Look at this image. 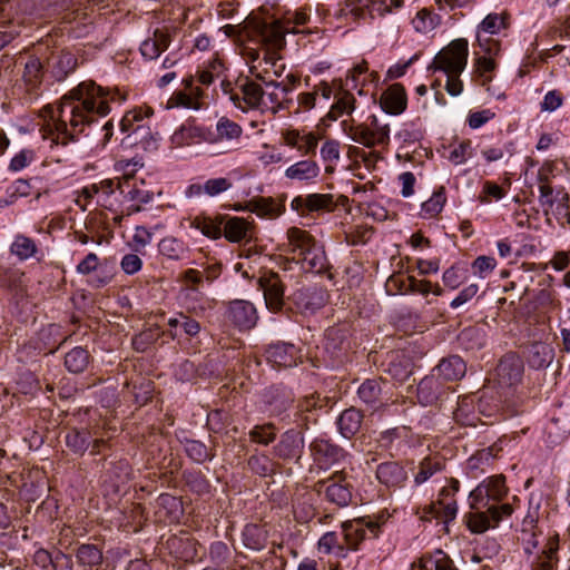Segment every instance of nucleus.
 <instances>
[{
    "mask_svg": "<svg viewBox=\"0 0 570 570\" xmlns=\"http://www.w3.org/2000/svg\"><path fill=\"white\" fill-rule=\"evenodd\" d=\"M277 429L273 423L255 425L248 433L253 443L269 445L276 439Z\"/></svg>",
    "mask_w": 570,
    "mask_h": 570,
    "instance_id": "56",
    "label": "nucleus"
},
{
    "mask_svg": "<svg viewBox=\"0 0 570 570\" xmlns=\"http://www.w3.org/2000/svg\"><path fill=\"white\" fill-rule=\"evenodd\" d=\"M317 494H324L325 499L338 508L347 507L353 499V485L347 480L345 470L335 471L327 479L314 484Z\"/></svg>",
    "mask_w": 570,
    "mask_h": 570,
    "instance_id": "5",
    "label": "nucleus"
},
{
    "mask_svg": "<svg viewBox=\"0 0 570 570\" xmlns=\"http://www.w3.org/2000/svg\"><path fill=\"white\" fill-rule=\"evenodd\" d=\"M292 299L297 308L314 311L324 306L326 292L318 286H303L293 293Z\"/></svg>",
    "mask_w": 570,
    "mask_h": 570,
    "instance_id": "24",
    "label": "nucleus"
},
{
    "mask_svg": "<svg viewBox=\"0 0 570 570\" xmlns=\"http://www.w3.org/2000/svg\"><path fill=\"white\" fill-rule=\"evenodd\" d=\"M341 528L347 551H356L364 540L375 539L381 532V524L371 517L347 520Z\"/></svg>",
    "mask_w": 570,
    "mask_h": 570,
    "instance_id": "8",
    "label": "nucleus"
},
{
    "mask_svg": "<svg viewBox=\"0 0 570 570\" xmlns=\"http://www.w3.org/2000/svg\"><path fill=\"white\" fill-rule=\"evenodd\" d=\"M417 514H420V519L422 521H431L435 519L444 523V530L449 533L448 524L456 518L458 513L451 507L448 508L445 502L438 497L436 501L424 505L421 511H417Z\"/></svg>",
    "mask_w": 570,
    "mask_h": 570,
    "instance_id": "31",
    "label": "nucleus"
},
{
    "mask_svg": "<svg viewBox=\"0 0 570 570\" xmlns=\"http://www.w3.org/2000/svg\"><path fill=\"white\" fill-rule=\"evenodd\" d=\"M514 509L510 503L492 504L484 509H471L464 515L468 529L472 533H484L491 528H495L504 519L513 513Z\"/></svg>",
    "mask_w": 570,
    "mask_h": 570,
    "instance_id": "6",
    "label": "nucleus"
},
{
    "mask_svg": "<svg viewBox=\"0 0 570 570\" xmlns=\"http://www.w3.org/2000/svg\"><path fill=\"white\" fill-rule=\"evenodd\" d=\"M43 65L38 57L30 56L24 63L22 83L30 96H37L43 80Z\"/></svg>",
    "mask_w": 570,
    "mask_h": 570,
    "instance_id": "28",
    "label": "nucleus"
},
{
    "mask_svg": "<svg viewBox=\"0 0 570 570\" xmlns=\"http://www.w3.org/2000/svg\"><path fill=\"white\" fill-rule=\"evenodd\" d=\"M91 360L92 357L86 348L77 346L66 354L65 366L71 373H82Z\"/></svg>",
    "mask_w": 570,
    "mask_h": 570,
    "instance_id": "47",
    "label": "nucleus"
},
{
    "mask_svg": "<svg viewBox=\"0 0 570 570\" xmlns=\"http://www.w3.org/2000/svg\"><path fill=\"white\" fill-rule=\"evenodd\" d=\"M222 237H225L229 243L249 244L256 239L255 223L245 217L224 214V219H222Z\"/></svg>",
    "mask_w": 570,
    "mask_h": 570,
    "instance_id": "13",
    "label": "nucleus"
},
{
    "mask_svg": "<svg viewBox=\"0 0 570 570\" xmlns=\"http://www.w3.org/2000/svg\"><path fill=\"white\" fill-rule=\"evenodd\" d=\"M265 90L261 83L245 78L237 82V90H230V100L242 111L259 110L262 112Z\"/></svg>",
    "mask_w": 570,
    "mask_h": 570,
    "instance_id": "12",
    "label": "nucleus"
},
{
    "mask_svg": "<svg viewBox=\"0 0 570 570\" xmlns=\"http://www.w3.org/2000/svg\"><path fill=\"white\" fill-rule=\"evenodd\" d=\"M132 469L127 459H119L111 463L107 471L109 481L118 489L131 479Z\"/></svg>",
    "mask_w": 570,
    "mask_h": 570,
    "instance_id": "53",
    "label": "nucleus"
},
{
    "mask_svg": "<svg viewBox=\"0 0 570 570\" xmlns=\"http://www.w3.org/2000/svg\"><path fill=\"white\" fill-rule=\"evenodd\" d=\"M389 382L382 377L366 379L357 389V396L362 403L372 409H381L389 402L386 387Z\"/></svg>",
    "mask_w": 570,
    "mask_h": 570,
    "instance_id": "17",
    "label": "nucleus"
},
{
    "mask_svg": "<svg viewBox=\"0 0 570 570\" xmlns=\"http://www.w3.org/2000/svg\"><path fill=\"white\" fill-rule=\"evenodd\" d=\"M473 155L472 142L470 139L460 140L456 144L451 145L449 154V160L453 165H462Z\"/></svg>",
    "mask_w": 570,
    "mask_h": 570,
    "instance_id": "59",
    "label": "nucleus"
},
{
    "mask_svg": "<svg viewBox=\"0 0 570 570\" xmlns=\"http://www.w3.org/2000/svg\"><path fill=\"white\" fill-rule=\"evenodd\" d=\"M76 559L85 569L100 570L104 561L102 549L92 543H82L76 550Z\"/></svg>",
    "mask_w": 570,
    "mask_h": 570,
    "instance_id": "36",
    "label": "nucleus"
},
{
    "mask_svg": "<svg viewBox=\"0 0 570 570\" xmlns=\"http://www.w3.org/2000/svg\"><path fill=\"white\" fill-rule=\"evenodd\" d=\"M187 455L197 463L212 460L214 453L204 443L196 440H187L185 443Z\"/></svg>",
    "mask_w": 570,
    "mask_h": 570,
    "instance_id": "60",
    "label": "nucleus"
},
{
    "mask_svg": "<svg viewBox=\"0 0 570 570\" xmlns=\"http://www.w3.org/2000/svg\"><path fill=\"white\" fill-rule=\"evenodd\" d=\"M448 390L449 386L432 372L420 381L416 396L422 405L428 406L434 404Z\"/></svg>",
    "mask_w": 570,
    "mask_h": 570,
    "instance_id": "22",
    "label": "nucleus"
},
{
    "mask_svg": "<svg viewBox=\"0 0 570 570\" xmlns=\"http://www.w3.org/2000/svg\"><path fill=\"white\" fill-rule=\"evenodd\" d=\"M445 466L446 459L442 454H429L419 462L417 472L414 474L413 481L416 485H421L436 473L444 471Z\"/></svg>",
    "mask_w": 570,
    "mask_h": 570,
    "instance_id": "30",
    "label": "nucleus"
},
{
    "mask_svg": "<svg viewBox=\"0 0 570 570\" xmlns=\"http://www.w3.org/2000/svg\"><path fill=\"white\" fill-rule=\"evenodd\" d=\"M317 549L325 554H335L340 558L347 556V549L344 540L341 541L338 533L334 531L325 532L317 542Z\"/></svg>",
    "mask_w": 570,
    "mask_h": 570,
    "instance_id": "46",
    "label": "nucleus"
},
{
    "mask_svg": "<svg viewBox=\"0 0 570 570\" xmlns=\"http://www.w3.org/2000/svg\"><path fill=\"white\" fill-rule=\"evenodd\" d=\"M528 364L537 370L548 366L553 360V350L549 344L537 342L527 350Z\"/></svg>",
    "mask_w": 570,
    "mask_h": 570,
    "instance_id": "40",
    "label": "nucleus"
},
{
    "mask_svg": "<svg viewBox=\"0 0 570 570\" xmlns=\"http://www.w3.org/2000/svg\"><path fill=\"white\" fill-rule=\"evenodd\" d=\"M268 540V531L264 525L246 524L243 531V542L248 549L259 551L263 550Z\"/></svg>",
    "mask_w": 570,
    "mask_h": 570,
    "instance_id": "43",
    "label": "nucleus"
},
{
    "mask_svg": "<svg viewBox=\"0 0 570 570\" xmlns=\"http://www.w3.org/2000/svg\"><path fill=\"white\" fill-rule=\"evenodd\" d=\"M163 335H165V332L158 325H153L136 334L131 340V345L135 351L142 353L151 347Z\"/></svg>",
    "mask_w": 570,
    "mask_h": 570,
    "instance_id": "48",
    "label": "nucleus"
},
{
    "mask_svg": "<svg viewBox=\"0 0 570 570\" xmlns=\"http://www.w3.org/2000/svg\"><path fill=\"white\" fill-rule=\"evenodd\" d=\"M247 465L253 473L259 476H269L275 471L274 462L264 453L250 455L247 460Z\"/></svg>",
    "mask_w": 570,
    "mask_h": 570,
    "instance_id": "55",
    "label": "nucleus"
},
{
    "mask_svg": "<svg viewBox=\"0 0 570 570\" xmlns=\"http://www.w3.org/2000/svg\"><path fill=\"white\" fill-rule=\"evenodd\" d=\"M345 134L355 142L368 149L381 147L387 149L390 145V127L380 124L375 115L367 117L366 121L354 124L353 120L342 122Z\"/></svg>",
    "mask_w": 570,
    "mask_h": 570,
    "instance_id": "3",
    "label": "nucleus"
},
{
    "mask_svg": "<svg viewBox=\"0 0 570 570\" xmlns=\"http://www.w3.org/2000/svg\"><path fill=\"white\" fill-rule=\"evenodd\" d=\"M498 63L495 58L480 56L474 59L473 80L489 90V86L494 78Z\"/></svg>",
    "mask_w": 570,
    "mask_h": 570,
    "instance_id": "38",
    "label": "nucleus"
},
{
    "mask_svg": "<svg viewBox=\"0 0 570 570\" xmlns=\"http://www.w3.org/2000/svg\"><path fill=\"white\" fill-rule=\"evenodd\" d=\"M65 441L72 453L82 456L90 446L91 435L87 429H71L67 432Z\"/></svg>",
    "mask_w": 570,
    "mask_h": 570,
    "instance_id": "45",
    "label": "nucleus"
},
{
    "mask_svg": "<svg viewBox=\"0 0 570 570\" xmlns=\"http://www.w3.org/2000/svg\"><path fill=\"white\" fill-rule=\"evenodd\" d=\"M552 166L544 164L538 170V189H539V203L543 208L544 215L548 216V208H552L557 200V190H554L551 184Z\"/></svg>",
    "mask_w": 570,
    "mask_h": 570,
    "instance_id": "27",
    "label": "nucleus"
},
{
    "mask_svg": "<svg viewBox=\"0 0 570 570\" xmlns=\"http://www.w3.org/2000/svg\"><path fill=\"white\" fill-rule=\"evenodd\" d=\"M243 135V128L236 121L222 117L216 124V138L213 141L238 140Z\"/></svg>",
    "mask_w": 570,
    "mask_h": 570,
    "instance_id": "50",
    "label": "nucleus"
},
{
    "mask_svg": "<svg viewBox=\"0 0 570 570\" xmlns=\"http://www.w3.org/2000/svg\"><path fill=\"white\" fill-rule=\"evenodd\" d=\"M302 257L309 272L325 274L331 281L334 278V274L331 272L332 266L330 265L325 250L322 247H317L315 245Z\"/></svg>",
    "mask_w": 570,
    "mask_h": 570,
    "instance_id": "37",
    "label": "nucleus"
},
{
    "mask_svg": "<svg viewBox=\"0 0 570 570\" xmlns=\"http://www.w3.org/2000/svg\"><path fill=\"white\" fill-rule=\"evenodd\" d=\"M495 372L499 386L507 390V394L513 395L519 384L522 383L524 364L515 353H507L499 361Z\"/></svg>",
    "mask_w": 570,
    "mask_h": 570,
    "instance_id": "11",
    "label": "nucleus"
},
{
    "mask_svg": "<svg viewBox=\"0 0 570 570\" xmlns=\"http://www.w3.org/2000/svg\"><path fill=\"white\" fill-rule=\"evenodd\" d=\"M288 240V252L297 254L299 257L311 250L315 245L316 240L313 235L299 227H291L286 233Z\"/></svg>",
    "mask_w": 570,
    "mask_h": 570,
    "instance_id": "33",
    "label": "nucleus"
},
{
    "mask_svg": "<svg viewBox=\"0 0 570 570\" xmlns=\"http://www.w3.org/2000/svg\"><path fill=\"white\" fill-rule=\"evenodd\" d=\"M318 164L308 158L294 163L285 170V177L291 180L312 181L320 175Z\"/></svg>",
    "mask_w": 570,
    "mask_h": 570,
    "instance_id": "35",
    "label": "nucleus"
},
{
    "mask_svg": "<svg viewBox=\"0 0 570 570\" xmlns=\"http://www.w3.org/2000/svg\"><path fill=\"white\" fill-rule=\"evenodd\" d=\"M334 98L335 102L326 116L328 119L336 120L341 116L351 115L354 111L356 99L352 92L341 88Z\"/></svg>",
    "mask_w": 570,
    "mask_h": 570,
    "instance_id": "42",
    "label": "nucleus"
},
{
    "mask_svg": "<svg viewBox=\"0 0 570 570\" xmlns=\"http://www.w3.org/2000/svg\"><path fill=\"white\" fill-rule=\"evenodd\" d=\"M158 249L160 255L171 261H179L187 253L185 243L173 236L164 237L158 244Z\"/></svg>",
    "mask_w": 570,
    "mask_h": 570,
    "instance_id": "52",
    "label": "nucleus"
},
{
    "mask_svg": "<svg viewBox=\"0 0 570 570\" xmlns=\"http://www.w3.org/2000/svg\"><path fill=\"white\" fill-rule=\"evenodd\" d=\"M460 490V482L455 478H450L448 484L439 491V498L445 502V505L451 507L458 513V502L455 499Z\"/></svg>",
    "mask_w": 570,
    "mask_h": 570,
    "instance_id": "64",
    "label": "nucleus"
},
{
    "mask_svg": "<svg viewBox=\"0 0 570 570\" xmlns=\"http://www.w3.org/2000/svg\"><path fill=\"white\" fill-rule=\"evenodd\" d=\"M509 493L505 484V476L497 474L484 479L475 489L470 492V509H484L501 502Z\"/></svg>",
    "mask_w": 570,
    "mask_h": 570,
    "instance_id": "7",
    "label": "nucleus"
},
{
    "mask_svg": "<svg viewBox=\"0 0 570 570\" xmlns=\"http://www.w3.org/2000/svg\"><path fill=\"white\" fill-rule=\"evenodd\" d=\"M126 95L118 88H105L94 80L80 82L56 105L43 108L42 137L53 146H68L98 120L109 114L111 101H121Z\"/></svg>",
    "mask_w": 570,
    "mask_h": 570,
    "instance_id": "1",
    "label": "nucleus"
},
{
    "mask_svg": "<svg viewBox=\"0 0 570 570\" xmlns=\"http://www.w3.org/2000/svg\"><path fill=\"white\" fill-rule=\"evenodd\" d=\"M281 136L285 146L296 149L302 156H314L321 138L316 131L296 128L284 129Z\"/></svg>",
    "mask_w": 570,
    "mask_h": 570,
    "instance_id": "16",
    "label": "nucleus"
},
{
    "mask_svg": "<svg viewBox=\"0 0 570 570\" xmlns=\"http://www.w3.org/2000/svg\"><path fill=\"white\" fill-rule=\"evenodd\" d=\"M468 40L464 38L455 39L436 53L428 70L442 71L445 75L462 73L468 63Z\"/></svg>",
    "mask_w": 570,
    "mask_h": 570,
    "instance_id": "4",
    "label": "nucleus"
},
{
    "mask_svg": "<svg viewBox=\"0 0 570 570\" xmlns=\"http://www.w3.org/2000/svg\"><path fill=\"white\" fill-rule=\"evenodd\" d=\"M507 195V190L494 181L485 180L482 185V190L479 194V202L489 204L492 200H500Z\"/></svg>",
    "mask_w": 570,
    "mask_h": 570,
    "instance_id": "61",
    "label": "nucleus"
},
{
    "mask_svg": "<svg viewBox=\"0 0 570 570\" xmlns=\"http://www.w3.org/2000/svg\"><path fill=\"white\" fill-rule=\"evenodd\" d=\"M308 214L314 212H333L336 207L332 194H309L306 196Z\"/></svg>",
    "mask_w": 570,
    "mask_h": 570,
    "instance_id": "58",
    "label": "nucleus"
},
{
    "mask_svg": "<svg viewBox=\"0 0 570 570\" xmlns=\"http://www.w3.org/2000/svg\"><path fill=\"white\" fill-rule=\"evenodd\" d=\"M207 131L205 128L195 125L194 121H186L173 134L170 140L175 147H183L207 140Z\"/></svg>",
    "mask_w": 570,
    "mask_h": 570,
    "instance_id": "32",
    "label": "nucleus"
},
{
    "mask_svg": "<svg viewBox=\"0 0 570 570\" xmlns=\"http://www.w3.org/2000/svg\"><path fill=\"white\" fill-rule=\"evenodd\" d=\"M78 59L70 51H60L52 58V73L57 80H63L77 68Z\"/></svg>",
    "mask_w": 570,
    "mask_h": 570,
    "instance_id": "44",
    "label": "nucleus"
},
{
    "mask_svg": "<svg viewBox=\"0 0 570 570\" xmlns=\"http://www.w3.org/2000/svg\"><path fill=\"white\" fill-rule=\"evenodd\" d=\"M490 460L491 451L489 449L478 451L468 460V474L475 478L478 471H484V466L489 465Z\"/></svg>",
    "mask_w": 570,
    "mask_h": 570,
    "instance_id": "63",
    "label": "nucleus"
},
{
    "mask_svg": "<svg viewBox=\"0 0 570 570\" xmlns=\"http://www.w3.org/2000/svg\"><path fill=\"white\" fill-rule=\"evenodd\" d=\"M222 219L224 214L208 215L206 212H200L187 220L190 228L199 230L208 239L218 240L222 238Z\"/></svg>",
    "mask_w": 570,
    "mask_h": 570,
    "instance_id": "21",
    "label": "nucleus"
},
{
    "mask_svg": "<svg viewBox=\"0 0 570 570\" xmlns=\"http://www.w3.org/2000/svg\"><path fill=\"white\" fill-rule=\"evenodd\" d=\"M256 78L262 80L265 85V97H263L262 114L271 112L276 115L279 110L289 108L293 101L281 92V88L278 83H276V80H266V78L261 73L256 75Z\"/></svg>",
    "mask_w": 570,
    "mask_h": 570,
    "instance_id": "19",
    "label": "nucleus"
},
{
    "mask_svg": "<svg viewBox=\"0 0 570 570\" xmlns=\"http://www.w3.org/2000/svg\"><path fill=\"white\" fill-rule=\"evenodd\" d=\"M309 452L314 464L321 470H330L350 458V453L344 448L322 436L311 442Z\"/></svg>",
    "mask_w": 570,
    "mask_h": 570,
    "instance_id": "9",
    "label": "nucleus"
},
{
    "mask_svg": "<svg viewBox=\"0 0 570 570\" xmlns=\"http://www.w3.org/2000/svg\"><path fill=\"white\" fill-rule=\"evenodd\" d=\"M445 202V188L441 186L426 202L422 204L421 216L428 219L436 217L442 212Z\"/></svg>",
    "mask_w": 570,
    "mask_h": 570,
    "instance_id": "54",
    "label": "nucleus"
},
{
    "mask_svg": "<svg viewBox=\"0 0 570 570\" xmlns=\"http://www.w3.org/2000/svg\"><path fill=\"white\" fill-rule=\"evenodd\" d=\"M233 187V181L227 177H214L204 181V188L206 189V196L214 198Z\"/></svg>",
    "mask_w": 570,
    "mask_h": 570,
    "instance_id": "62",
    "label": "nucleus"
},
{
    "mask_svg": "<svg viewBox=\"0 0 570 570\" xmlns=\"http://www.w3.org/2000/svg\"><path fill=\"white\" fill-rule=\"evenodd\" d=\"M511 14L507 10L501 13L492 12L478 24L476 35L494 36L500 35L510 28Z\"/></svg>",
    "mask_w": 570,
    "mask_h": 570,
    "instance_id": "34",
    "label": "nucleus"
},
{
    "mask_svg": "<svg viewBox=\"0 0 570 570\" xmlns=\"http://www.w3.org/2000/svg\"><path fill=\"white\" fill-rule=\"evenodd\" d=\"M38 250V245L35 239L22 234L17 235L10 245V253L17 256L20 261H27L35 257Z\"/></svg>",
    "mask_w": 570,
    "mask_h": 570,
    "instance_id": "49",
    "label": "nucleus"
},
{
    "mask_svg": "<svg viewBox=\"0 0 570 570\" xmlns=\"http://www.w3.org/2000/svg\"><path fill=\"white\" fill-rule=\"evenodd\" d=\"M376 478L386 488L400 489L407 481V473L400 462L387 461L377 465Z\"/></svg>",
    "mask_w": 570,
    "mask_h": 570,
    "instance_id": "25",
    "label": "nucleus"
},
{
    "mask_svg": "<svg viewBox=\"0 0 570 570\" xmlns=\"http://www.w3.org/2000/svg\"><path fill=\"white\" fill-rule=\"evenodd\" d=\"M559 541L558 533L549 537L544 550L533 563V570H554L558 562Z\"/></svg>",
    "mask_w": 570,
    "mask_h": 570,
    "instance_id": "41",
    "label": "nucleus"
},
{
    "mask_svg": "<svg viewBox=\"0 0 570 570\" xmlns=\"http://www.w3.org/2000/svg\"><path fill=\"white\" fill-rule=\"evenodd\" d=\"M380 105L390 115H401L407 107V95L402 83L389 86L381 95Z\"/></svg>",
    "mask_w": 570,
    "mask_h": 570,
    "instance_id": "23",
    "label": "nucleus"
},
{
    "mask_svg": "<svg viewBox=\"0 0 570 570\" xmlns=\"http://www.w3.org/2000/svg\"><path fill=\"white\" fill-rule=\"evenodd\" d=\"M254 28L265 48V53L281 52L286 47V33L296 32L294 29L285 26L281 19H275L271 22L256 20Z\"/></svg>",
    "mask_w": 570,
    "mask_h": 570,
    "instance_id": "10",
    "label": "nucleus"
},
{
    "mask_svg": "<svg viewBox=\"0 0 570 570\" xmlns=\"http://www.w3.org/2000/svg\"><path fill=\"white\" fill-rule=\"evenodd\" d=\"M202 312H204V307H193L188 308L186 313L184 312L180 327L187 336L196 337L200 333L202 325L194 316H198Z\"/></svg>",
    "mask_w": 570,
    "mask_h": 570,
    "instance_id": "57",
    "label": "nucleus"
},
{
    "mask_svg": "<svg viewBox=\"0 0 570 570\" xmlns=\"http://www.w3.org/2000/svg\"><path fill=\"white\" fill-rule=\"evenodd\" d=\"M266 358L278 367H292L301 358V350L292 343L278 342L266 348Z\"/></svg>",
    "mask_w": 570,
    "mask_h": 570,
    "instance_id": "20",
    "label": "nucleus"
},
{
    "mask_svg": "<svg viewBox=\"0 0 570 570\" xmlns=\"http://www.w3.org/2000/svg\"><path fill=\"white\" fill-rule=\"evenodd\" d=\"M258 286L264 293L266 307L273 313L281 312L285 303V285L281 276L273 271L265 272L258 278Z\"/></svg>",
    "mask_w": 570,
    "mask_h": 570,
    "instance_id": "14",
    "label": "nucleus"
},
{
    "mask_svg": "<svg viewBox=\"0 0 570 570\" xmlns=\"http://www.w3.org/2000/svg\"><path fill=\"white\" fill-rule=\"evenodd\" d=\"M286 195L277 198L255 196L250 198L252 213L261 218L275 219L285 213Z\"/></svg>",
    "mask_w": 570,
    "mask_h": 570,
    "instance_id": "26",
    "label": "nucleus"
},
{
    "mask_svg": "<svg viewBox=\"0 0 570 570\" xmlns=\"http://www.w3.org/2000/svg\"><path fill=\"white\" fill-rule=\"evenodd\" d=\"M226 321L239 331L252 330L258 321V314L253 303L245 299H234L228 303Z\"/></svg>",
    "mask_w": 570,
    "mask_h": 570,
    "instance_id": "15",
    "label": "nucleus"
},
{
    "mask_svg": "<svg viewBox=\"0 0 570 570\" xmlns=\"http://www.w3.org/2000/svg\"><path fill=\"white\" fill-rule=\"evenodd\" d=\"M559 225H570V194L563 189L557 190V200L552 208H548Z\"/></svg>",
    "mask_w": 570,
    "mask_h": 570,
    "instance_id": "51",
    "label": "nucleus"
},
{
    "mask_svg": "<svg viewBox=\"0 0 570 570\" xmlns=\"http://www.w3.org/2000/svg\"><path fill=\"white\" fill-rule=\"evenodd\" d=\"M304 451V436L301 432L288 430L281 435L274 446V454L283 461H298Z\"/></svg>",
    "mask_w": 570,
    "mask_h": 570,
    "instance_id": "18",
    "label": "nucleus"
},
{
    "mask_svg": "<svg viewBox=\"0 0 570 570\" xmlns=\"http://www.w3.org/2000/svg\"><path fill=\"white\" fill-rule=\"evenodd\" d=\"M432 372L446 385L461 380L465 375L466 365L460 356L453 355L443 358Z\"/></svg>",
    "mask_w": 570,
    "mask_h": 570,
    "instance_id": "29",
    "label": "nucleus"
},
{
    "mask_svg": "<svg viewBox=\"0 0 570 570\" xmlns=\"http://www.w3.org/2000/svg\"><path fill=\"white\" fill-rule=\"evenodd\" d=\"M120 168L125 171L121 179H117V188L124 197V200L129 203L127 214L138 213L142 206L150 203L154 198V191L147 188L144 180H137L134 174L144 164L139 159L121 160L118 163Z\"/></svg>",
    "mask_w": 570,
    "mask_h": 570,
    "instance_id": "2",
    "label": "nucleus"
},
{
    "mask_svg": "<svg viewBox=\"0 0 570 570\" xmlns=\"http://www.w3.org/2000/svg\"><path fill=\"white\" fill-rule=\"evenodd\" d=\"M363 417L362 411L354 406L344 410L337 419L340 433L344 438H352L360 431Z\"/></svg>",
    "mask_w": 570,
    "mask_h": 570,
    "instance_id": "39",
    "label": "nucleus"
}]
</instances>
